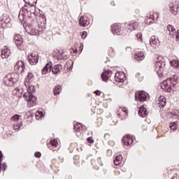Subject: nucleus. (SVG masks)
Instances as JSON below:
<instances>
[{
  "label": "nucleus",
  "instance_id": "5701e85b",
  "mask_svg": "<svg viewBox=\"0 0 179 179\" xmlns=\"http://www.w3.org/2000/svg\"><path fill=\"white\" fill-rule=\"evenodd\" d=\"M14 40L17 47H20V45H22V44H23V38L19 34L15 36Z\"/></svg>",
  "mask_w": 179,
  "mask_h": 179
},
{
  "label": "nucleus",
  "instance_id": "3c124183",
  "mask_svg": "<svg viewBox=\"0 0 179 179\" xmlns=\"http://www.w3.org/2000/svg\"><path fill=\"white\" fill-rule=\"evenodd\" d=\"M171 114H172L174 117H177L179 115V113H176V112H172L171 113Z\"/></svg>",
  "mask_w": 179,
  "mask_h": 179
},
{
  "label": "nucleus",
  "instance_id": "412c9836",
  "mask_svg": "<svg viewBox=\"0 0 179 179\" xmlns=\"http://www.w3.org/2000/svg\"><path fill=\"white\" fill-rule=\"evenodd\" d=\"M79 24L83 27H86V26H88L89 21L87 20V17L85 16H81L79 20Z\"/></svg>",
  "mask_w": 179,
  "mask_h": 179
},
{
  "label": "nucleus",
  "instance_id": "393cba45",
  "mask_svg": "<svg viewBox=\"0 0 179 179\" xmlns=\"http://www.w3.org/2000/svg\"><path fill=\"white\" fill-rule=\"evenodd\" d=\"M10 55V51L8 50L7 48L1 50V58H3V59H5V58H8Z\"/></svg>",
  "mask_w": 179,
  "mask_h": 179
},
{
  "label": "nucleus",
  "instance_id": "2eb2a0df",
  "mask_svg": "<svg viewBox=\"0 0 179 179\" xmlns=\"http://www.w3.org/2000/svg\"><path fill=\"white\" fill-rule=\"evenodd\" d=\"M111 75H113V71L110 70H104V72L101 74V78L103 82H107L111 77Z\"/></svg>",
  "mask_w": 179,
  "mask_h": 179
},
{
  "label": "nucleus",
  "instance_id": "72a5a7b5",
  "mask_svg": "<svg viewBox=\"0 0 179 179\" xmlns=\"http://www.w3.org/2000/svg\"><path fill=\"white\" fill-rule=\"evenodd\" d=\"M108 54L109 57H110L111 58H113V57H115V51L114 50V48H109L108 50Z\"/></svg>",
  "mask_w": 179,
  "mask_h": 179
},
{
  "label": "nucleus",
  "instance_id": "f3484780",
  "mask_svg": "<svg viewBox=\"0 0 179 179\" xmlns=\"http://www.w3.org/2000/svg\"><path fill=\"white\" fill-rule=\"evenodd\" d=\"M51 71H52V62H49L42 69V73L43 75H47V73H48V72H51Z\"/></svg>",
  "mask_w": 179,
  "mask_h": 179
},
{
  "label": "nucleus",
  "instance_id": "f8f14e48",
  "mask_svg": "<svg viewBox=\"0 0 179 179\" xmlns=\"http://www.w3.org/2000/svg\"><path fill=\"white\" fill-rule=\"evenodd\" d=\"M122 30V27L121 24H113L111 25V31L113 34H116L117 36H120L121 34V31Z\"/></svg>",
  "mask_w": 179,
  "mask_h": 179
},
{
  "label": "nucleus",
  "instance_id": "0eeeda50",
  "mask_svg": "<svg viewBox=\"0 0 179 179\" xmlns=\"http://www.w3.org/2000/svg\"><path fill=\"white\" fill-rule=\"evenodd\" d=\"M25 30L28 34H30V36H40V34H42V31H38V29H36L33 27L31 24H28L25 27Z\"/></svg>",
  "mask_w": 179,
  "mask_h": 179
},
{
  "label": "nucleus",
  "instance_id": "4468645a",
  "mask_svg": "<svg viewBox=\"0 0 179 179\" xmlns=\"http://www.w3.org/2000/svg\"><path fill=\"white\" fill-rule=\"evenodd\" d=\"M150 44L152 48H157L159 45H160V41H159V38L156 36H152L150 39Z\"/></svg>",
  "mask_w": 179,
  "mask_h": 179
},
{
  "label": "nucleus",
  "instance_id": "8fccbe9b",
  "mask_svg": "<svg viewBox=\"0 0 179 179\" xmlns=\"http://www.w3.org/2000/svg\"><path fill=\"white\" fill-rule=\"evenodd\" d=\"M94 94L96 95V96H100V94H101V92H100V90H97L94 92Z\"/></svg>",
  "mask_w": 179,
  "mask_h": 179
},
{
  "label": "nucleus",
  "instance_id": "37998d69",
  "mask_svg": "<svg viewBox=\"0 0 179 179\" xmlns=\"http://www.w3.org/2000/svg\"><path fill=\"white\" fill-rule=\"evenodd\" d=\"M86 37H87V32L86 31H84L81 34V38H83L85 40Z\"/></svg>",
  "mask_w": 179,
  "mask_h": 179
},
{
  "label": "nucleus",
  "instance_id": "a211bd4d",
  "mask_svg": "<svg viewBox=\"0 0 179 179\" xmlns=\"http://www.w3.org/2000/svg\"><path fill=\"white\" fill-rule=\"evenodd\" d=\"M139 26V24L135 21L130 22L127 26V30H129V31H134V30H136V28Z\"/></svg>",
  "mask_w": 179,
  "mask_h": 179
},
{
  "label": "nucleus",
  "instance_id": "4c0bfd02",
  "mask_svg": "<svg viewBox=\"0 0 179 179\" xmlns=\"http://www.w3.org/2000/svg\"><path fill=\"white\" fill-rule=\"evenodd\" d=\"M169 128L172 129V131H176L177 129V122H174L170 124Z\"/></svg>",
  "mask_w": 179,
  "mask_h": 179
},
{
  "label": "nucleus",
  "instance_id": "58836bf2",
  "mask_svg": "<svg viewBox=\"0 0 179 179\" xmlns=\"http://www.w3.org/2000/svg\"><path fill=\"white\" fill-rule=\"evenodd\" d=\"M50 144L52 146L57 148V146H58V141H57L56 139H52V141H50Z\"/></svg>",
  "mask_w": 179,
  "mask_h": 179
},
{
  "label": "nucleus",
  "instance_id": "6ab92c4d",
  "mask_svg": "<svg viewBox=\"0 0 179 179\" xmlns=\"http://www.w3.org/2000/svg\"><path fill=\"white\" fill-rule=\"evenodd\" d=\"M138 114L140 117H142L143 118H145V117H148V110L146 108H145V106H141L138 110Z\"/></svg>",
  "mask_w": 179,
  "mask_h": 179
},
{
  "label": "nucleus",
  "instance_id": "f704fd0d",
  "mask_svg": "<svg viewBox=\"0 0 179 179\" xmlns=\"http://www.w3.org/2000/svg\"><path fill=\"white\" fill-rule=\"evenodd\" d=\"M22 125H23V122H20V123L15 122V123L13 124V129H14L15 131H19V129H20V127H22Z\"/></svg>",
  "mask_w": 179,
  "mask_h": 179
},
{
  "label": "nucleus",
  "instance_id": "2f4dec72",
  "mask_svg": "<svg viewBox=\"0 0 179 179\" xmlns=\"http://www.w3.org/2000/svg\"><path fill=\"white\" fill-rule=\"evenodd\" d=\"M170 64L171 66L173 68H176V69H179V61L178 60H171L170 61Z\"/></svg>",
  "mask_w": 179,
  "mask_h": 179
},
{
  "label": "nucleus",
  "instance_id": "680f3d73",
  "mask_svg": "<svg viewBox=\"0 0 179 179\" xmlns=\"http://www.w3.org/2000/svg\"><path fill=\"white\" fill-rule=\"evenodd\" d=\"M80 48H82V46H80Z\"/></svg>",
  "mask_w": 179,
  "mask_h": 179
},
{
  "label": "nucleus",
  "instance_id": "423d86ee",
  "mask_svg": "<svg viewBox=\"0 0 179 179\" xmlns=\"http://www.w3.org/2000/svg\"><path fill=\"white\" fill-rule=\"evenodd\" d=\"M3 83L6 86H13L15 82H17V79L15 78V73L7 74L3 79Z\"/></svg>",
  "mask_w": 179,
  "mask_h": 179
},
{
  "label": "nucleus",
  "instance_id": "49530a36",
  "mask_svg": "<svg viewBox=\"0 0 179 179\" xmlns=\"http://www.w3.org/2000/svg\"><path fill=\"white\" fill-rule=\"evenodd\" d=\"M34 156H35V157H37L38 159V158L41 157V152H36L34 153Z\"/></svg>",
  "mask_w": 179,
  "mask_h": 179
},
{
  "label": "nucleus",
  "instance_id": "20e7f679",
  "mask_svg": "<svg viewBox=\"0 0 179 179\" xmlns=\"http://www.w3.org/2000/svg\"><path fill=\"white\" fill-rule=\"evenodd\" d=\"M33 10H36V7L34 6H31V4L28 3L27 5H24L20 11V15H24V13H27L29 17H31V13L36 16V12L33 13Z\"/></svg>",
  "mask_w": 179,
  "mask_h": 179
},
{
  "label": "nucleus",
  "instance_id": "5fc2aeb1",
  "mask_svg": "<svg viewBox=\"0 0 179 179\" xmlns=\"http://www.w3.org/2000/svg\"><path fill=\"white\" fill-rule=\"evenodd\" d=\"M24 85L26 86V87H27V86H29V83L26 82V80H24Z\"/></svg>",
  "mask_w": 179,
  "mask_h": 179
},
{
  "label": "nucleus",
  "instance_id": "a18cd8bd",
  "mask_svg": "<svg viewBox=\"0 0 179 179\" xmlns=\"http://www.w3.org/2000/svg\"><path fill=\"white\" fill-rule=\"evenodd\" d=\"M87 141L88 143H94V140L92 137H88Z\"/></svg>",
  "mask_w": 179,
  "mask_h": 179
},
{
  "label": "nucleus",
  "instance_id": "39448f33",
  "mask_svg": "<svg viewBox=\"0 0 179 179\" xmlns=\"http://www.w3.org/2000/svg\"><path fill=\"white\" fill-rule=\"evenodd\" d=\"M10 17L8 15L3 14L0 17V29H6L11 27Z\"/></svg>",
  "mask_w": 179,
  "mask_h": 179
},
{
  "label": "nucleus",
  "instance_id": "a19ab883",
  "mask_svg": "<svg viewBox=\"0 0 179 179\" xmlns=\"http://www.w3.org/2000/svg\"><path fill=\"white\" fill-rule=\"evenodd\" d=\"M41 118H43V117H44V113H43V111L41 110H38L36 113V117H39Z\"/></svg>",
  "mask_w": 179,
  "mask_h": 179
},
{
  "label": "nucleus",
  "instance_id": "b1692460",
  "mask_svg": "<svg viewBox=\"0 0 179 179\" xmlns=\"http://www.w3.org/2000/svg\"><path fill=\"white\" fill-rule=\"evenodd\" d=\"M134 58L137 61H143V59H145V54L143 52H137L134 55Z\"/></svg>",
  "mask_w": 179,
  "mask_h": 179
},
{
  "label": "nucleus",
  "instance_id": "cd10ccee",
  "mask_svg": "<svg viewBox=\"0 0 179 179\" xmlns=\"http://www.w3.org/2000/svg\"><path fill=\"white\" fill-rule=\"evenodd\" d=\"M115 166H120L122 163V155H117L113 161Z\"/></svg>",
  "mask_w": 179,
  "mask_h": 179
},
{
  "label": "nucleus",
  "instance_id": "6e6552de",
  "mask_svg": "<svg viewBox=\"0 0 179 179\" xmlns=\"http://www.w3.org/2000/svg\"><path fill=\"white\" fill-rule=\"evenodd\" d=\"M169 10L172 15L177 16L179 13V3L178 1H175L169 4Z\"/></svg>",
  "mask_w": 179,
  "mask_h": 179
},
{
  "label": "nucleus",
  "instance_id": "f257e3e1",
  "mask_svg": "<svg viewBox=\"0 0 179 179\" xmlns=\"http://www.w3.org/2000/svg\"><path fill=\"white\" fill-rule=\"evenodd\" d=\"M35 92L36 87L34 85H30L27 89V93L25 92L23 94V97L26 99L29 107L36 106V104H37V97L33 95Z\"/></svg>",
  "mask_w": 179,
  "mask_h": 179
},
{
  "label": "nucleus",
  "instance_id": "052dcab7",
  "mask_svg": "<svg viewBox=\"0 0 179 179\" xmlns=\"http://www.w3.org/2000/svg\"><path fill=\"white\" fill-rule=\"evenodd\" d=\"M108 152H111V150H108Z\"/></svg>",
  "mask_w": 179,
  "mask_h": 179
},
{
  "label": "nucleus",
  "instance_id": "c9c22d12",
  "mask_svg": "<svg viewBox=\"0 0 179 179\" xmlns=\"http://www.w3.org/2000/svg\"><path fill=\"white\" fill-rule=\"evenodd\" d=\"M83 129V127L80 123H77L76 125H74V130H76V132H79V131H81Z\"/></svg>",
  "mask_w": 179,
  "mask_h": 179
},
{
  "label": "nucleus",
  "instance_id": "de8ad7c7",
  "mask_svg": "<svg viewBox=\"0 0 179 179\" xmlns=\"http://www.w3.org/2000/svg\"><path fill=\"white\" fill-rule=\"evenodd\" d=\"M136 37L139 41H142V34L141 33H138L136 34Z\"/></svg>",
  "mask_w": 179,
  "mask_h": 179
},
{
  "label": "nucleus",
  "instance_id": "864d4df0",
  "mask_svg": "<svg viewBox=\"0 0 179 179\" xmlns=\"http://www.w3.org/2000/svg\"><path fill=\"white\" fill-rule=\"evenodd\" d=\"M110 138V134H105L104 135V138L105 139H108Z\"/></svg>",
  "mask_w": 179,
  "mask_h": 179
},
{
  "label": "nucleus",
  "instance_id": "4be33fe9",
  "mask_svg": "<svg viewBox=\"0 0 179 179\" xmlns=\"http://www.w3.org/2000/svg\"><path fill=\"white\" fill-rule=\"evenodd\" d=\"M53 57L56 59H58V61H59V59H65V57H64V52L61 53V52H59V50L55 51L53 52Z\"/></svg>",
  "mask_w": 179,
  "mask_h": 179
},
{
  "label": "nucleus",
  "instance_id": "f03ea898",
  "mask_svg": "<svg viewBox=\"0 0 179 179\" xmlns=\"http://www.w3.org/2000/svg\"><path fill=\"white\" fill-rule=\"evenodd\" d=\"M157 59L155 71L157 75H158V78H163V72L166 69V62L162 56H158Z\"/></svg>",
  "mask_w": 179,
  "mask_h": 179
},
{
  "label": "nucleus",
  "instance_id": "c03bdc74",
  "mask_svg": "<svg viewBox=\"0 0 179 179\" xmlns=\"http://www.w3.org/2000/svg\"><path fill=\"white\" fill-rule=\"evenodd\" d=\"M20 118V115H15L12 117V120H13L14 121H17L19 120Z\"/></svg>",
  "mask_w": 179,
  "mask_h": 179
},
{
  "label": "nucleus",
  "instance_id": "e2e57ef3",
  "mask_svg": "<svg viewBox=\"0 0 179 179\" xmlns=\"http://www.w3.org/2000/svg\"><path fill=\"white\" fill-rule=\"evenodd\" d=\"M80 48H82V46H80Z\"/></svg>",
  "mask_w": 179,
  "mask_h": 179
},
{
  "label": "nucleus",
  "instance_id": "c85d7f7f",
  "mask_svg": "<svg viewBox=\"0 0 179 179\" xmlns=\"http://www.w3.org/2000/svg\"><path fill=\"white\" fill-rule=\"evenodd\" d=\"M167 30L171 36V37H174V34L176 33V28L171 24L167 26Z\"/></svg>",
  "mask_w": 179,
  "mask_h": 179
},
{
  "label": "nucleus",
  "instance_id": "1a4fd4ad",
  "mask_svg": "<svg viewBox=\"0 0 179 179\" xmlns=\"http://www.w3.org/2000/svg\"><path fill=\"white\" fill-rule=\"evenodd\" d=\"M148 96L149 94H148L145 91H138L136 92L135 94V99L136 100H138V101H146Z\"/></svg>",
  "mask_w": 179,
  "mask_h": 179
},
{
  "label": "nucleus",
  "instance_id": "9d476101",
  "mask_svg": "<svg viewBox=\"0 0 179 179\" xmlns=\"http://www.w3.org/2000/svg\"><path fill=\"white\" fill-rule=\"evenodd\" d=\"M157 19H159V14L153 13H150L145 19V23L147 24H151V23H155Z\"/></svg>",
  "mask_w": 179,
  "mask_h": 179
},
{
  "label": "nucleus",
  "instance_id": "dca6fc26",
  "mask_svg": "<svg viewBox=\"0 0 179 179\" xmlns=\"http://www.w3.org/2000/svg\"><path fill=\"white\" fill-rule=\"evenodd\" d=\"M122 142L126 146H129L134 143V138L130 135H125L122 138Z\"/></svg>",
  "mask_w": 179,
  "mask_h": 179
},
{
  "label": "nucleus",
  "instance_id": "e433bc0d",
  "mask_svg": "<svg viewBox=\"0 0 179 179\" xmlns=\"http://www.w3.org/2000/svg\"><path fill=\"white\" fill-rule=\"evenodd\" d=\"M66 65L69 69V71H71V69L73 68V60H69L67 62H66Z\"/></svg>",
  "mask_w": 179,
  "mask_h": 179
},
{
  "label": "nucleus",
  "instance_id": "13d9d810",
  "mask_svg": "<svg viewBox=\"0 0 179 179\" xmlns=\"http://www.w3.org/2000/svg\"><path fill=\"white\" fill-rule=\"evenodd\" d=\"M73 52L75 53V54H76L77 52H78V50H73Z\"/></svg>",
  "mask_w": 179,
  "mask_h": 179
},
{
  "label": "nucleus",
  "instance_id": "c756f323",
  "mask_svg": "<svg viewBox=\"0 0 179 179\" xmlns=\"http://www.w3.org/2000/svg\"><path fill=\"white\" fill-rule=\"evenodd\" d=\"M157 104L160 108H164V107L166 106V98L160 97L159 99Z\"/></svg>",
  "mask_w": 179,
  "mask_h": 179
},
{
  "label": "nucleus",
  "instance_id": "6e6d98bb",
  "mask_svg": "<svg viewBox=\"0 0 179 179\" xmlns=\"http://www.w3.org/2000/svg\"><path fill=\"white\" fill-rule=\"evenodd\" d=\"M97 162H98V163H101V157H98Z\"/></svg>",
  "mask_w": 179,
  "mask_h": 179
},
{
  "label": "nucleus",
  "instance_id": "bb28decb",
  "mask_svg": "<svg viewBox=\"0 0 179 179\" xmlns=\"http://www.w3.org/2000/svg\"><path fill=\"white\" fill-rule=\"evenodd\" d=\"M114 79L118 83H124V76H120V73H115Z\"/></svg>",
  "mask_w": 179,
  "mask_h": 179
},
{
  "label": "nucleus",
  "instance_id": "09e8293b",
  "mask_svg": "<svg viewBox=\"0 0 179 179\" xmlns=\"http://www.w3.org/2000/svg\"><path fill=\"white\" fill-rule=\"evenodd\" d=\"M173 37H176V41H178V40H179V32H178V30L177 33L174 34Z\"/></svg>",
  "mask_w": 179,
  "mask_h": 179
},
{
  "label": "nucleus",
  "instance_id": "79ce46f5",
  "mask_svg": "<svg viewBox=\"0 0 179 179\" xmlns=\"http://www.w3.org/2000/svg\"><path fill=\"white\" fill-rule=\"evenodd\" d=\"M117 115L121 117V120H124V113L123 112H122L121 110H117Z\"/></svg>",
  "mask_w": 179,
  "mask_h": 179
},
{
  "label": "nucleus",
  "instance_id": "9b49d317",
  "mask_svg": "<svg viewBox=\"0 0 179 179\" xmlns=\"http://www.w3.org/2000/svg\"><path fill=\"white\" fill-rule=\"evenodd\" d=\"M28 61L30 65H37L38 64V55L37 53H30L28 55Z\"/></svg>",
  "mask_w": 179,
  "mask_h": 179
},
{
  "label": "nucleus",
  "instance_id": "bf43d9fd",
  "mask_svg": "<svg viewBox=\"0 0 179 179\" xmlns=\"http://www.w3.org/2000/svg\"><path fill=\"white\" fill-rule=\"evenodd\" d=\"M64 59H66V56H64V57H63Z\"/></svg>",
  "mask_w": 179,
  "mask_h": 179
},
{
  "label": "nucleus",
  "instance_id": "aec40b11",
  "mask_svg": "<svg viewBox=\"0 0 179 179\" xmlns=\"http://www.w3.org/2000/svg\"><path fill=\"white\" fill-rule=\"evenodd\" d=\"M3 160V154L2 153V151L0 150V173L2 169H3L4 171L6 170V169H8V165L6 164V163L2 164Z\"/></svg>",
  "mask_w": 179,
  "mask_h": 179
},
{
  "label": "nucleus",
  "instance_id": "4d7b16f0",
  "mask_svg": "<svg viewBox=\"0 0 179 179\" xmlns=\"http://www.w3.org/2000/svg\"><path fill=\"white\" fill-rule=\"evenodd\" d=\"M110 4L113 5V6H115V4L114 3V1L110 2Z\"/></svg>",
  "mask_w": 179,
  "mask_h": 179
},
{
  "label": "nucleus",
  "instance_id": "7ed1b4c3",
  "mask_svg": "<svg viewBox=\"0 0 179 179\" xmlns=\"http://www.w3.org/2000/svg\"><path fill=\"white\" fill-rule=\"evenodd\" d=\"M178 83V77L176 75H173L172 77L168 78L166 80L163 81V85H164L169 93L171 92V89L175 87Z\"/></svg>",
  "mask_w": 179,
  "mask_h": 179
},
{
  "label": "nucleus",
  "instance_id": "603ef678",
  "mask_svg": "<svg viewBox=\"0 0 179 179\" xmlns=\"http://www.w3.org/2000/svg\"><path fill=\"white\" fill-rule=\"evenodd\" d=\"M27 117H33V115L31 114V112L29 111L27 113Z\"/></svg>",
  "mask_w": 179,
  "mask_h": 179
},
{
  "label": "nucleus",
  "instance_id": "a878e982",
  "mask_svg": "<svg viewBox=\"0 0 179 179\" xmlns=\"http://www.w3.org/2000/svg\"><path fill=\"white\" fill-rule=\"evenodd\" d=\"M61 69H62V65L56 64L55 66H54V67H52L51 71H52L53 75H57V73L60 72Z\"/></svg>",
  "mask_w": 179,
  "mask_h": 179
},
{
  "label": "nucleus",
  "instance_id": "ea45409f",
  "mask_svg": "<svg viewBox=\"0 0 179 179\" xmlns=\"http://www.w3.org/2000/svg\"><path fill=\"white\" fill-rule=\"evenodd\" d=\"M120 109L123 113L124 117L126 115H128V110L126 108H120Z\"/></svg>",
  "mask_w": 179,
  "mask_h": 179
},
{
  "label": "nucleus",
  "instance_id": "0e129e2a",
  "mask_svg": "<svg viewBox=\"0 0 179 179\" xmlns=\"http://www.w3.org/2000/svg\"><path fill=\"white\" fill-rule=\"evenodd\" d=\"M178 33H179V30H178Z\"/></svg>",
  "mask_w": 179,
  "mask_h": 179
},
{
  "label": "nucleus",
  "instance_id": "473e14b6",
  "mask_svg": "<svg viewBox=\"0 0 179 179\" xmlns=\"http://www.w3.org/2000/svg\"><path fill=\"white\" fill-rule=\"evenodd\" d=\"M25 80L27 83H30V82H32L33 80V73H28L27 76L25 78Z\"/></svg>",
  "mask_w": 179,
  "mask_h": 179
},
{
  "label": "nucleus",
  "instance_id": "7c9ffc66",
  "mask_svg": "<svg viewBox=\"0 0 179 179\" xmlns=\"http://www.w3.org/2000/svg\"><path fill=\"white\" fill-rule=\"evenodd\" d=\"M61 85H57L55 87L54 90H53V93L55 96H58V94H59V93H61Z\"/></svg>",
  "mask_w": 179,
  "mask_h": 179
},
{
  "label": "nucleus",
  "instance_id": "ddd939ff",
  "mask_svg": "<svg viewBox=\"0 0 179 179\" xmlns=\"http://www.w3.org/2000/svg\"><path fill=\"white\" fill-rule=\"evenodd\" d=\"M25 68L26 65L23 61H18L15 66V70L17 71L18 73H22V72H24Z\"/></svg>",
  "mask_w": 179,
  "mask_h": 179
}]
</instances>
